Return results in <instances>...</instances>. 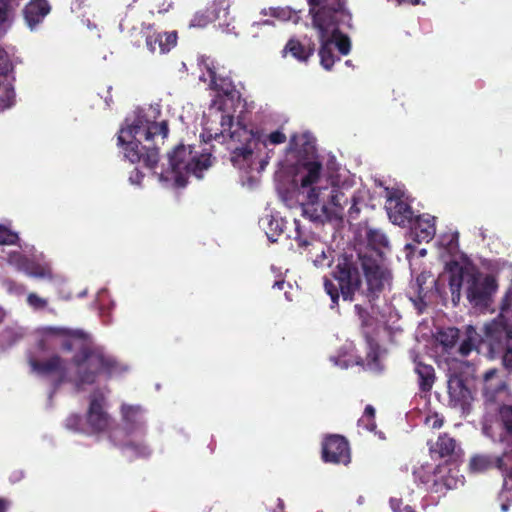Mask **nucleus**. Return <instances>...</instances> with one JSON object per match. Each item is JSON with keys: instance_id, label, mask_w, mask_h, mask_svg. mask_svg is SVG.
Wrapping results in <instances>:
<instances>
[{"instance_id": "f257e3e1", "label": "nucleus", "mask_w": 512, "mask_h": 512, "mask_svg": "<svg viewBox=\"0 0 512 512\" xmlns=\"http://www.w3.org/2000/svg\"><path fill=\"white\" fill-rule=\"evenodd\" d=\"M206 73H202L199 79L203 82H209V87L217 91V99L213 101L208 109L206 117L208 120L204 124V130L208 139H226L229 137V149L231 150V162L235 168L244 173H251L247 178V185L253 187L258 182L259 174L268 164L272 146L282 144L286 141V135L276 130L267 136H256L251 130L241 126L239 123H233V117L222 110V105L227 100H233L238 94L234 90L231 80L228 77L221 76L213 61L203 59L200 64Z\"/></svg>"}, {"instance_id": "f03ea898", "label": "nucleus", "mask_w": 512, "mask_h": 512, "mask_svg": "<svg viewBox=\"0 0 512 512\" xmlns=\"http://www.w3.org/2000/svg\"><path fill=\"white\" fill-rule=\"evenodd\" d=\"M294 183L302 215L312 222L341 218L351 198V184L313 157L299 162Z\"/></svg>"}, {"instance_id": "7ed1b4c3", "label": "nucleus", "mask_w": 512, "mask_h": 512, "mask_svg": "<svg viewBox=\"0 0 512 512\" xmlns=\"http://www.w3.org/2000/svg\"><path fill=\"white\" fill-rule=\"evenodd\" d=\"M344 300L362 296L372 303L391 286L392 274L377 250L344 254L333 270Z\"/></svg>"}, {"instance_id": "20e7f679", "label": "nucleus", "mask_w": 512, "mask_h": 512, "mask_svg": "<svg viewBox=\"0 0 512 512\" xmlns=\"http://www.w3.org/2000/svg\"><path fill=\"white\" fill-rule=\"evenodd\" d=\"M308 3L313 27L321 42L320 63L324 69L330 70L336 60L333 46L342 55H347L351 50L350 39L339 30L340 25H350L351 15L344 7V0H308Z\"/></svg>"}, {"instance_id": "39448f33", "label": "nucleus", "mask_w": 512, "mask_h": 512, "mask_svg": "<svg viewBox=\"0 0 512 512\" xmlns=\"http://www.w3.org/2000/svg\"><path fill=\"white\" fill-rule=\"evenodd\" d=\"M160 116L159 105H151L141 110L130 121L126 120L118 135V145L122 147L124 157L131 163L143 162L145 167L155 169L158 162V150L155 147L141 145V139L149 142L156 136L162 139L168 135L166 121L157 122Z\"/></svg>"}, {"instance_id": "423d86ee", "label": "nucleus", "mask_w": 512, "mask_h": 512, "mask_svg": "<svg viewBox=\"0 0 512 512\" xmlns=\"http://www.w3.org/2000/svg\"><path fill=\"white\" fill-rule=\"evenodd\" d=\"M449 281L453 302L460 300L463 288L467 299L474 306L487 307L492 295L496 292L497 284L493 276L478 272L471 267H461L458 263L449 264V271L444 272L437 280H432L435 290L442 293V282Z\"/></svg>"}, {"instance_id": "0eeeda50", "label": "nucleus", "mask_w": 512, "mask_h": 512, "mask_svg": "<svg viewBox=\"0 0 512 512\" xmlns=\"http://www.w3.org/2000/svg\"><path fill=\"white\" fill-rule=\"evenodd\" d=\"M481 344H486L491 354L503 353V365L512 371V323L502 313L498 318L486 323L481 333L468 325L459 351L466 356L472 350L478 349Z\"/></svg>"}, {"instance_id": "6e6552de", "label": "nucleus", "mask_w": 512, "mask_h": 512, "mask_svg": "<svg viewBox=\"0 0 512 512\" xmlns=\"http://www.w3.org/2000/svg\"><path fill=\"white\" fill-rule=\"evenodd\" d=\"M211 166V155L194 151L190 145H180L168 155V167L159 174V180L184 186L189 175L202 177V172Z\"/></svg>"}, {"instance_id": "1a4fd4ad", "label": "nucleus", "mask_w": 512, "mask_h": 512, "mask_svg": "<svg viewBox=\"0 0 512 512\" xmlns=\"http://www.w3.org/2000/svg\"><path fill=\"white\" fill-rule=\"evenodd\" d=\"M74 364L77 368L76 385L78 389H84L85 385L93 384L99 373L111 376L120 371L116 361L99 347L81 348V351L74 357Z\"/></svg>"}, {"instance_id": "9d476101", "label": "nucleus", "mask_w": 512, "mask_h": 512, "mask_svg": "<svg viewBox=\"0 0 512 512\" xmlns=\"http://www.w3.org/2000/svg\"><path fill=\"white\" fill-rule=\"evenodd\" d=\"M121 414L125 425V430L129 437L123 443V447L129 456H147L150 453L149 448L138 441V438L144 432V412L140 406L123 404Z\"/></svg>"}, {"instance_id": "9b49d317", "label": "nucleus", "mask_w": 512, "mask_h": 512, "mask_svg": "<svg viewBox=\"0 0 512 512\" xmlns=\"http://www.w3.org/2000/svg\"><path fill=\"white\" fill-rule=\"evenodd\" d=\"M30 253L31 258L23 256L19 251H5L7 261L17 270L24 272L28 276L35 278L52 279V270L50 264L44 260L43 255L32 254L31 250H25Z\"/></svg>"}, {"instance_id": "f8f14e48", "label": "nucleus", "mask_w": 512, "mask_h": 512, "mask_svg": "<svg viewBox=\"0 0 512 512\" xmlns=\"http://www.w3.org/2000/svg\"><path fill=\"white\" fill-rule=\"evenodd\" d=\"M483 434L494 442H500L512 449V405L499 408L498 418H486L482 427Z\"/></svg>"}, {"instance_id": "ddd939ff", "label": "nucleus", "mask_w": 512, "mask_h": 512, "mask_svg": "<svg viewBox=\"0 0 512 512\" xmlns=\"http://www.w3.org/2000/svg\"><path fill=\"white\" fill-rule=\"evenodd\" d=\"M385 208L393 224L405 226L412 223L413 211L402 190L386 188Z\"/></svg>"}, {"instance_id": "4468645a", "label": "nucleus", "mask_w": 512, "mask_h": 512, "mask_svg": "<svg viewBox=\"0 0 512 512\" xmlns=\"http://www.w3.org/2000/svg\"><path fill=\"white\" fill-rule=\"evenodd\" d=\"M41 335L40 347L46 349L49 347L60 346L66 350L76 347L77 342L81 341V334L78 331H71L61 327H43L39 330Z\"/></svg>"}, {"instance_id": "2eb2a0df", "label": "nucleus", "mask_w": 512, "mask_h": 512, "mask_svg": "<svg viewBox=\"0 0 512 512\" xmlns=\"http://www.w3.org/2000/svg\"><path fill=\"white\" fill-rule=\"evenodd\" d=\"M105 395L104 389H97L90 396L86 415V424L89 432L103 431L110 425V417L105 411Z\"/></svg>"}, {"instance_id": "dca6fc26", "label": "nucleus", "mask_w": 512, "mask_h": 512, "mask_svg": "<svg viewBox=\"0 0 512 512\" xmlns=\"http://www.w3.org/2000/svg\"><path fill=\"white\" fill-rule=\"evenodd\" d=\"M512 467V449H505L501 456L475 455L471 458L469 468L474 473H482L497 468L502 473Z\"/></svg>"}, {"instance_id": "f3484780", "label": "nucleus", "mask_w": 512, "mask_h": 512, "mask_svg": "<svg viewBox=\"0 0 512 512\" xmlns=\"http://www.w3.org/2000/svg\"><path fill=\"white\" fill-rule=\"evenodd\" d=\"M29 364L33 372L40 376L53 377L57 383L68 378L67 365L58 355H53L43 361L30 358Z\"/></svg>"}, {"instance_id": "a211bd4d", "label": "nucleus", "mask_w": 512, "mask_h": 512, "mask_svg": "<svg viewBox=\"0 0 512 512\" xmlns=\"http://www.w3.org/2000/svg\"><path fill=\"white\" fill-rule=\"evenodd\" d=\"M322 454L325 462L344 465L350 462L348 442L339 435L329 436L325 439Z\"/></svg>"}, {"instance_id": "6ab92c4d", "label": "nucleus", "mask_w": 512, "mask_h": 512, "mask_svg": "<svg viewBox=\"0 0 512 512\" xmlns=\"http://www.w3.org/2000/svg\"><path fill=\"white\" fill-rule=\"evenodd\" d=\"M12 63L6 51L0 48V108H10L15 102V91L8 73Z\"/></svg>"}, {"instance_id": "aec40b11", "label": "nucleus", "mask_w": 512, "mask_h": 512, "mask_svg": "<svg viewBox=\"0 0 512 512\" xmlns=\"http://www.w3.org/2000/svg\"><path fill=\"white\" fill-rule=\"evenodd\" d=\"M448 393L451 403L466 411L472 400L473 394L466 381L458 375H451L448 379Z\"/></svg>"}, {"instance_id": "412c9836", "label": "nucleus", "mask_w": 512, "mask_h": 512, "mask_svg": "<svg viewBox=\"0 0 512 512\" xmlns=\"http://www.w3.org/2000/svg\"><path fill=\"white\" fill-rule=\"evenodd\" d=\"M144 33L146 36V46L151 53H167L176 45L177 42V34L174 31L156 33L152 32V28L150 26H147Z\"/></svg>"}, {"instance_id": "4be33fe9", "label": "nucleus", "mask_w": 512, "mask_h": 512, "mask_svg": "<svg viewBox=\"0 0 512 512\" xmlns=\"http://www.w3.org/2000/svg\"><path fill=\"white\" fill-rule=\"evenodd\" d=\"M435 217L424 214L416 217L412 223L411 233L417 242H429L435 235Z\"/></svg>"}, {"instance_id": "5701e85b", "label": "nucleus", "mask_w": 512, "mask_h": 512, "mask_svg": "<svg viewBox=\"0 0 512 512\" xmlns=\"http://www.w3.org/2000/svg\"><path fill=\"white\" fill-rule=\"evenodd\" d=\"M51 7L47 0H31L24 9L28 26L33 29L49 14Z\"/></svg>"}, {"instance_id": "b1692460", "label": "nucleus", "mask_w": 512, "mask_h": 512, "mask_svg": "<svg viewBox=\"0 0 512 512\" xmlns=\"http://www.w3.org/2000/svg\"><path fill=\"white\" fill-rule=\"evenodd\" d=\"M505 389L504 381L499 377L497 369L488 370L483 379V395L487 401L493 402L497 395Z\"/></svg>"}, {"instance_id": "393cba45", "label": "nucleus", "mask_w": 512, "mask_h": 512, "mask_svg": "<svg viewBox=\"0 0 512 512\" xmlns=\"http://www.w3.org/2000/svg\"><path fill=\"white\" fill-rule=\"evenodd\" d=\"M413 361L420 389L425 392L430 391L435 379L434 368L431 365L418 361L417 357H413Z\"/></svg>"}, {"instance_id": "a878e982", "label": "nucleus", "mask_w": 512, "mask_h": 512, "mask_svg": "<svg viewBox=\"0 0 512 512\" xmlns=\"http://www.w3.org/2000/svg\"><path fill=\"white\" fill-rule=\"evenodd\" d=\"M290 148L299 153L304 152L307 155L314 153V139L310 133L294 135L290 141Z\"/></svg>"}, {"instance_id": "bb28decb", "label": "nucleus", "mask_w": 512, "mask_h": 512, "mask_svg": "<svg viewBox=\"0 0 512 512\" xmlns=\"http://www.w3.org/2000/svg\"><path fill=\"white\" fill-rule=\"evenodd\" d=\"M288 52L297 60L306 62L313 54V49H305L299 41L291 39L284 47L283 55L285 56Z\"/></svg>"}, {"instance_id": "cd10ccee", "label": "nucleus", "mask_w": 512, "mask_h": 512, "mask_svg": "<svg viewBox=\"0 0 512 512\" xmlns=\"http://www.w3.org/2000/svg\"><path fill=\"white\" fill-rule=\"evenodd\" d=\"M269 240L276 241V236L282 233V221L272 216H266L260 221Z\"/></svg>"}, {"instance_id": "c85d7f7f", "label": "nucleus", "mask_w": 512, "mask_h": 512, "mask_svg": "<svg viewBox=\"0 0 512 512\" xmlns=\"http://www.w3.org/2000/svg\"><path fill=\"white\" fill-rule=\"evenodd\" d=\"M440 247L444 248L447 254L453 256L458 251V233H447L439 238Z\"/></svg>"}, {"instance_id": "c756f323", "label": "nucleus", "mask_w": 512, "mask_h": 512, "mask_svg": "<svg viewBox=\"0 0 512 512\" xmlns=\"http://www.w3.org/2000/svg\"><path fill=\"white\" fill-rule=\"evenodd\" d=\"M436 445L442 457L454 454L457 449L456 441L447 435L440 436Z\"/></svg>"}, {"instance_id": "7c9ffc66", "label": "nucleus", "mask_w": 512, "mask_h": 512, "mask_svg": "<svg viewBox=\"0 0 512 512\" xmlns=\"http://www.w3.org/2000/svg\"><path fill=\"white\" fill-rule=\"evenodd\" d=\"M12 22V11L6 0H0V36L4 35Z\"/></svg>"}, {"instance_id": "2f4dec72", "label": "nucleus", "mask_w": 512, "mask_h": 512, "mask_svg": "<svg viewBox=\"0 0 512 512\" xmlns=\"http://www.w3.org/2000/svg\"><path fill=\"white\" fill-rule=\"evenodd\" d=\"M25 335V329L20 326L7 327L1 335L2 341L7 345H13Z\"/></svg>"}, {"instance_id": "473e14b6", "label": "nucleus", "mask_w": 512, "mask_h": 512, "mask_svg": "<svg viewBox=\"0 0 512 512\" xmlns=\"http://www.w3.org/2000/svg\"><path fill=\"white\" fill-rule=\"evenodd\" d=\"M219 19V14L211 12L209 9L205 12H197L191 20V27H205L208 23Z\"/></svg>"}, {"instance_id": "72a5a7b5", "label": "nucleus", "mask_w": 512, "mask_h": 512, "mask_svg": "<svg viewBox=\"0 0 512 512\" xmlns=\"http://www.w3.org/2000/svg\"><path fill=\"white\" fill-rule=\"evenodd\" d=\"M270 15L281 20V21H292L298 23L299 15L296 11H292L290 8H270Z\"/></svg>"}, {"instance_id": "f704fd0d", "label": "nucleus", "mask_w": 512, "mask_h": 512, "mask_svg": "<svg viewBox=\"0 0 512 512\" xmlns=\"http://www.w3.org/2000/svg\"><path fill=\"white\" fill-rule=\"evenodd\" d=\"M331 361H333L336 366L341 368H348L354 364L364 365L360 357L347 354L340 355L339 357H331Z\"/></svg>"}, {"instance_id": "c9c22d12", "label": "nucleus", "mask_w": 512, "mask_h": 512, "mask_svg": "<svg viewBox=\"0 0 512 512\" xmlns=\"http://www.w3.org/2000/svg\"><path fill=\"white\" fill-rule=\"evenodd\" d=\"M66 427L72 431L89 432L86 419L83 420L79 415H71L66 419Z\"/></svg>"}, {"instance_id": "e433bc0d", "label": "nucleus", "mask_w": 512, "mask_h": 512, "mask_svg": "<svg viewBox=\"0 0 512 512\" xmlns=\"http://www.w3.org/2000/svg\"><path fill=\"white\" fill-rule=\"evenodd\" d=\"M365 366L368 370L373 372H379L382 370L379 354L373 347H371V351L367 354Z\"/></svg>"}, {"instance_id": "4c0bfd02", "label": "nucleus", "mask_w": 512, "mask_h": 512, "mask_svg": "<svg viewBox=\"0 0 512 512\" xmlns=\"http://www.w3.org/2000/svg\"><path fill=\"white\" fill-rule=\"evenodd\" d=\"M367 239L368 242L375 247L386 246L388 244L386 235L379 230L370 229L367 232Z\"/></svg>"}, {"instance_id": "58836bf2", "label": "nucleus", "mask_w": 512, "mask_h": 512, "mask_svg": "<svg viewBox=\"0 0 512 512\" xmlns=\"http://www.w3.org/2000/svg\"><path fill=\"white\" fill-rule=\"evenodd\" d=\"M19 240L18 234L12 232L5 226L0 225V244L1 245H14Z\"/></svg>"}, {"instance_id": "ea45409f", "label": "nucleus", "mask_w": 512, "mask_h": 512, "mask_svg": "<svg viewBox=\"0 0 512 512\" xmlns=\"http://www.w3.org/2000/svg\"><path fill=\"white\" fill-rule=\"evenodd\" d=\"M374 415L375 409L371 405H367L364 411V415L361 419H359L358 424L364 426L368 430H373L375 428L374 423Z\"/></svg>"}, {"instance_id": "a19ab883", "label": "nucleus", "mask_w": 512, "mask_h": 512, "mask_svg": "<svg viewBox=\"0 0 512 512\" xmlns=\"http://www.w3.org/2000/svg\"><path fill=\"white\" fill-rule=\"evenodd\" d=\"M459 338V330L457 328H448L441 334V342L446 347H452Z\"/></svg>"}, {"instance_id": "79ce46f5", "label": "nucleus", "mask_w": 512, "mask_h": 512, "mask_svg": "<svg viewBox=\"0 0 512 512\" xmlns=\"http://www.w3.org/2000/svg\"><path fill=\"white\" fill-rule=\"evenodd\" d=\"M231 5L230 0H214L211 8L209 9L211 12H217L219 14V19L221 18V14L226 17L228 15V11Z\"/></svg>"}, {"instance_id": "37998d69", "label": "nucleus", "mask_w": 512, "mask_h": 512, "mask_svg": "<svg viewBox=\"0 0 512 512\" xmlns=\"http://www.w3.org/2000/svg\"><path fill=\"white\" fill-rule=\"evenodd\" d=\"M27 302L34 310H42L46 308L48 301L45 298L38 296L35 293H30L27 297Z\"/></svg>"}, {"instance_id": "c03bdc74", "label": "nucleus", "mask_w": 512, "mask_h": 512, "mask_svg": "<svg viewBox=\"0 0 512 512\" xmlns=\"http://www.w3.org/2000/svg\"><path fill=\"white\" fill-rule=\"evenodd\" d=\"M320 254H317L313 259V263L316 267H324L329 266L331 263V253L330 251H325L324 248L320 247Z\"/></svg>"}, {"instance_id": "a18cd8bd", "label": "nucleus", "mask_w": 512, "mask_h": 512, "mask_svg": "<svg viewBox=\"0 0 512 512\" xmlns=\"http://www.w3.org/2000/svg\"><path fill=\"white\" fill-rule=\"evenodd\" d=\"M324 288L327 294L331 297L332 302L336 303L339 297L338 288L328 279H325L324 281Z\"/></svg>"}, {"instance_id": "49530a36", "label": "nucleus", "mask_w": 512, "mask_h": 512, "mask_svg": "<svg viewBox=\"0 0 512 512\" xmlns=\"http://www.w3.org/2000/svg\"><path fill=\"white\" fill-rule=\"evenodd\" d=\"M424 467H421L418 470L414 471V476L417 480H419L422 484H428L431 480L430 471L425 472Z\"/></svg>"}, {"instance_id": "de8ad7c7", "label": "nucleus", "mask_w": 512, "mask_h": 512, "mask_svg": "<svg viewBox=\"0 0 512 512\" xmlns=\"http://www.w3.org/2000/svg\"><path fill=\"white\" fill-rule=\"evenodd\" d=\"M390 506L393 512H404L406 509H412L410 506L405 505L403 506V503L400 499L392 498L390 500Z\"/></svg>"}, {"instance_id": "09e8293b", "label": "nucleus", "mask_w": 512, "mask_h": 512, "mask_svg": "<svg viewBox=\"0 0 512 512\" xmlns=\"http://www.w3.org/2000/svg\"><path fill=\"white\" fill-rule=\"evenodd\" d=\"M294 224H295V230H296V236H295V240L298 242V245L299 246H306L308 245V240L302 235V232L300 230V225H299V222L298 220H294Z\"/></svg>"}, {"instance_id": "8fccbe9b", "label": "nucleus", "mask_w": 512, "mask_h": 512, "mask_svg": "<svg viewBox=\"0 0 512 512\" xmlns=\"http://www.w3.org/2000/svg\"><path fill=\"white\" fill-rule=\"evenodd\" d=\"M428 277H430V275H428L426 273H422L416 279V284L418 286V295L421 300L423 299V296H422V293L424 291L423 285L426 284Z\"/></svg>"}, {"instance_id": "3c124183", "label": "nucleus", "mask_w": 512, "mask_h": 512, "mask_svg": "<svg viewBox=\"0 0 512 512\" xmlns=\"http://www.w3.org/2000/svg\"><path fill=\"white\" fill-rule=\"evenodd\" d=\"M142 178H143V174L138 169H135L130 174L129 181L131 184L139 185L141 183Z\"/></svg>"}, {"instance_id": "603ef678", "label": "nucleus", "mask_w": 512, "mask_h": 512, "mask_svg": "<svg viewBox=\"0 0 512 512\" xmlns=\"http://www.w3.org/2000/svg\"><path fill=\"white\" fill-rule=\"evenodd\" d=\"M414 250H415V246L413 244L408 243L405 245L406 259L410 262L411 266H412V259L414 257Z\"/></svg>"}, {"instance_id": "864d4df0", "label": "nucleus", "mask_w": 512, "mask_h": 512, "mask_svg": "<svg viewBox=\"0 0 512 512\" xmlns=\"http://www.w3.org/2000/svg\"><path fill=\"white\" fill-rule=\"evenodd\" d=\"M355 310L357 311L359 317L362 319L364 325H371L369 319L365 318V315L367 314L366 311L359 304L355 305Z\"/></svg>"}, {"instance_id": "5fc2aeb1", "label": "nucleus", "mask_w": 512, "mask_h": 512, "mask_svg": "<svg viewBox=\"0 0 512 512\" xmlns=\"http://www.w3.org/2000/svg\"><path fill=\"white\" fill-rule=\"evenodd\" d=\"M430 421H432V424L431 426L433 428H440L442 426V420L439 419L437 416H434L432 418H427L426 419V422L429 423Z\"/></svg>"}, {"instance_id": "6e6d98bb", "label": "nucleus", "mask_w": 512, "mask_h": 512, "mask_svg": "<svg viewBox=\"0 0 512 512\" xmlns=\"http://www.w3.org/2000/svg\"><path fill=\"white\" fill-rule=\"evenodd\" d=\"M9 506V502L5 499H0V512H5Z\"/></svg>"}, {"instance_id": "4d7b16f0", "label": "nucleus", "mask_w": 512, "mask_h": 512, "mask_svg": "<svg viewBox=\"0 0 512 512\" xmlns=\"http://www.w3.org/2000/svg\"><path fill=\"white\" fill-rule=\"evenodd\" d=\"M285 282L283 280L276 281L273 285L274 288L283 289Z\"/></svg>"}, {"instance_id": "13d9d810", "label": "nucleus", "mask_w": 512, "mask_h": 512, "mask_svg": "<svg viewBox=\"0 0 512 512\" xmlns=\"http://www.w3.org/2000/svg\"><path fill=\"white\" fill-rule=\"evenodd\" d=\"M426 249L422 248L418 251V257H424L426 255Z\"/></svg>"}, {"instance_id": "bf43d9fd", "label": "nucleus", "mask_w": 512, "mask_h": 512, "mask_svg": "<svg viewBox=\"0 0 512 512\" xmlns=\"http://www.w3.org/2000/svg\"><path fill=\"white\" fill-rule=\"evenodd\" d=\"M5 312L0 308V323L4 320Z\"/></svg>"}, {"instance_id": "052dcab7", "label": "nucleus", "mask_w": 512, "mask_h": 512, "mask_svg": "<svg viewBox=\"0 0 512 512\" xmlns=\"http://www.w3.org/2000/svg\"><path fill=\"white\" fill-rule=\"evenodd\" d=\"M103 293H104V291H100L99 294H98V300H99L101 306L103 305L102 304V298H101Z\"/></svg>"}, {"instance_id": "680f3d73", "label": "nucleus", "mask_w": 512, "mask_h": 512, "mask_svg": "<svg viewBox=\"0 0 512 512\" xmlns=\"http://www.w3.org/2000/svg\"><path fill=\"white\" fill-rule=\"evenodd\" d=\"M420 0H409V2L413 5H416L419 3Z\"/></svg>"}, {"instance_id": "e2e57ef3", "label": "nucleus", "mask_w": 512, "mask_h": 512, "mask_svg": "<svg viewBox=\"0 0 512 512\" xmlns=\"http://www.w3.org/2000/svg\"><path fill=\"white\" fill-rule=\"evenodd\" d=\"M233 29H234V27H233L232 29H230V28H229V25H227V28H226V30H225V31H226L227 33H230V32H232V30H233Z\"/></svg>"}, {"instance_id": "0e129e2a", "label": "nucleus", "mask_w": 512, "mask_h": 512, "mask_svg": "<svg viewBox=\"0 0 512 512\" xmlns=\"http://www.w3.org/2000/svg\"><path fill=\"white\" fill-rule=\"evenodd\" d=\"M263 24H265V25H270V24H272V22H271V21H269V20H265V21L263 22Z\"/></svg>"}, {"instance_id": "69168bd1", "label": "nucleus", "mask_w": 512, "mask_h": 512, "mask_svg": "<svg viewBox=\"0 0 512 512\" xmlns=\"http://www.w3.org/2000/svg\"><path fill=\"white\" fill-rule=\"evenodd\" d=\"M278 502H279V506H280L281 508H283V505H284V504H283V501H282L281 499H278Z\"/></svg>"}, {"instance_id": "338daca9", "label": "nucleus", "mask_w": 512, "mask_h": 512, "mask_svg": "<svg viewBox=\"0 0 512 512\" xmlns=\"http://www.w3.org/2000/svg\"><path fill=\"white\" fill-rule=\"evenodd\" d=\"M404 512H414L413 509H406Z\"/></svg>"}, {"instance_id": "774afa93", "label": "nucleus", "mask_w": 512, "mask_h": 512, "mask_svg": "<svg viewBox=\"0 0 512 512\" xmlns=\"http://www.w3.org/2000/svg\"><path fill=\"white\" fill-rule=\"evenodd\" d=\"M346 65H351L350 60H347V61H346Z\"/></svg>"}]
</instances>
